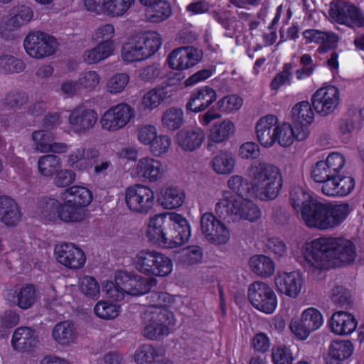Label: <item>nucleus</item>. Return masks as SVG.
<instances>
[{
	"instance_id": "nucleus-1",
	"label": "nucleus",
	"mask_w": 364,
	"mask_h": 364,
	"mask_svg": "<svg viewBox=\"0 0 364 364\" xmlns=\"http://www.w3.org/2000/svg\"><path fill=\"white\" fill-rule=\"evenodd\" d=\"M353 242L343 237H320L306 242L296 255L299 262L311 274L353 264L357 258Z\"/></svg>"
},
{
	"instance_id": "nucleus-2",
	"label": "nucleus",
	"mask_w": 364,
	"mask_h": 364,
	"mask_svg": "<svg viewBox=\"0 0 364 364\" xmlns=\"http://www.w3.org/2000/svg\"><path fill=\"white\" fill-rule=\"evenodd\" d=\"M353 242L343 237H320L306 242L296 255L299 262L311 274L353 264L357 258Z\"/></svg>"
},
{
	"instance_id": "nucleus-3",
	"label": "nucleus",
	"mask_w": 364,
	"mask_h": 364,
	"mask_svg": "<svg viewBox=\"0 0 364 364\" xmlns=\"http://www.w3.org/2000/svg\"><path fill=\"white\" fill-rule=\"evenodd\" d=\"M290 201L307 228H334L346 220L350 213L348 203L321 202L302 188L290 191Z\"/></svg>"
},
{
	"instance_id": "nucleus-4",
	"label": "nucleus",
	"mask_w": 364,
	"mask_h": 364,
	"mask_svg": "<svg viewBox=\"0 0 364 364\" xmlns=\"http://www.w3.org/2000/svg\"><path fill=\"white\" fill-rule=\"evenodd\" d=\"M199 60L198 50L192 46L180 47L171 52L167 63L172 70L161 76V102L177 91L186 76L183 70L196 65Z\"/></svg>"
},
{
	"instance_id": "nucleus-5",
	"label": "nucleus",
	"mask_w": 364,
	"mask_h": 364,
	"mask_svg": "<svg viewBox=\"0 0 364 364\" xmlns=\"http://www.w3.org/2000/svg\"><path fill=\"white\" fill-rule=\"evenodd\" d=\"M215 210L223 223H235L241 219L251 223L256 222L261 216V211L250 200L237 199L236 196L227 191L215 204Z\"/></svg>"
},
{
	"instance_id": "nucleus-6",
	"label": "nucleus",
	"mask_w": 364,
	"mask_h": 364,
	"mask_svg": "<svg viewBox=\"0 0 364 364\" xmlns=\"http://www.w3.org/2000/svg\"><path fill=\"white\" fill-rule=\"evenodd\" d=\"M250 172L257 198L268 200L277 197L283 181L280 170L277 166L259 162L251 166Z\"/></svg>"
},
{
	"instance_id": "nucleus-7",
	"label": "nucleus",
	"mask_w": 364,
	"mask_h": 364,
	"mask_svg": "<svg viewBox=\"0 0 364 364\" xmlns=\"http://www.w3.org/2000/svg\"><path fill=\"white\" fill-rule=\"evenodd\" d=\"M159 49V34L149 31L129 37L121 49V57L127 63L140 62L153 56Z\"/></svg>"
},
{
	"instance_id": "nucleus-8",
	"label": "nucleus",
	"mask_w": 364,
	"mask_h": 364,
	"mask_svg": "<svg viewBox=\"0 0 364 364\" xmlns=\"http://www.w3.org/2000/svg\"><path fill=\"white\" fill-rule=\"evenodd\" d=\"M63 206L60 212V218L65 222L82 220L85 215L82 208L92 200V193L82 186H73L61 193Z\"/></svg>"
},
{
	"instance_id": "nucleus-9",
	"label": "nucleus",
	"mask_w": 364,
	"mask_h": 364,
	"mask_svg": "<svg viewBox=\"0 0 364 364\" xmlns=\"http://www.w3.org/2000/svg\"><path fill=\"white\" fill-rule=\"evenodd\" d=\"M23 45L26 54L37 60L54 55L58 46L55 37L43 31H33L27 34Z\"/></svg>"
},
{
	"instance_id": "nucleus-10",
	"label": "nucleus",
	"mask_w": 364,
	"mask_h": 364,
	"mask_svg": "<svg viewBox=\"0 0 364 364\" xmlns=\"http://www.w3.org/2000/svg\"><path fill=\"white\" fill-rule=\"evenodd\" d=\"M247 297L255 309L266 314L277 309L278 299L272 288L265 282H255L248 287Z\"/></svg>"
},
{
	"instance_id": "nucleus-11",
	"label": "nucleus",
	"mask_w": 364,
	"mask_h": 364,
	"mask_svg": "<svg viewBox=\"0 0 364 364\" xmlns=\"http://www.w3.org/2000/svg\"><path fill=\"white\" fill-rule=\"evenodd\" d=\"M134 117V108L121 102L106 110L100 119V124L102 130L116 132L125 127Z\"/></svg>"
},
{
	"instance_id": "nucleus-12",
	"label": "nucleus",
	"mask_w": 364,
	"mask_h": 364,
	"mask_svg": "<svg viewBox=\"0 0 364 364\" xmlns=\"http://www.w3.org/2000/svg\"><path fill=\"white\" fill-rule=\"evenodd\" d=\"M53 256L57 263L74 271L82 269L87 262L85 251L73 242H63L55 245Z\"/></svg>"
},
{
	"instance_id": "nucleus-13",
	"label": "nucleus",
	"mask_w": 364,
	"mask_h": 364,
	"mask_svg": "<svg viewBox=\"0 0 364 364\" xmlns=\"http://www.w3.org/2000/svg\"><path fill=\"white\" fill-rule=\"evenodd\" d=\"M324 323L322 313L317 309L309 307L301 313L298 318L292 319L289 328L299 340H306L309 335L319 329Z\"/></svg>"
},
{
	"instance_id": "nucleus-14",
	"label": "nucleus",
	"mask_w": 364,
	"mask_h": 364,
	"mask_svg": "<svg viewBox=\"0 0 364 364\" xmlns=\"http://www.w3.org/2000/svg\"><path fill=\"white\" fill-rule=\"evenodd\" d=\"M329 14L338 24L350 28L364 27L363 12L349 1H341L333 4L331 6Z\"/></svg>"
},
{
	"instance_id": "nucleus-15",
	"label": "nucleus",
	"mask_w": 364,
	"mask_h": 364,
	"mask_svg": "<svg viewBox=\"0 0 364 364\" xmlns=\"http://www.w3.org/2000/svg\"><path fill=\"white\" fill-rule=\"evenodd\" d=\"M154 191L144 185L129 187L125 193V201L128 208L134 212L147 213L154 204Z\"/></svg>"
},
{
	"instance_id": "nucleus-16",
	"label": "nucleus",
	"mask_w": 364,
	"mask_h": 364,
	"mask_svg": "<svg viewBox=\"0 0 364 364\" xmlns=\"http://www.w3.org/2000/svg\"><path fill=\"white\" fill-rule=\"evenodd\" d=\"M340 100V92L334 85H328L318 89L311 97V105L321 116L326 117L333 113Z\"/></svg>"
},
{
	"instance_id": "nucleus-17",
	"label": "nucleus",
	"mask_w": 364,
	"mask_h": 364,
	"mask_svg": "<svg viewBox=\"0 0 364 364\" xmlns=\"http://www.w3.org/2000/svg\"><path fill=\"white\" fill-rule=\"evenodd\" d=\"M97 119L98 114L95 110L79 106L70 112L68 119V129L75 134H84L95 127Z\"/></svg>"
},
{
	"instance_id": "nucleus-18",
	"label": "nucleus",
	"mask_w": 364,
	"mask_h": 364,
	"mask_svg": "<svg viewBox=\"0 0 364 364\" xmlns=\"http://www.w3.org/2000/svg\"><path fill=\"white\" fill-rule=\"evenodd\" d=\"M274 285L279 293L296 299L303 291L304 279L298 271H279L274 277Z\"/></svg>"
},
{
	"instance_id": "nucleus-19",
	"label": "nucleus",
	"mask_w": 364,
	"mask_h": 364,
	"mask_svg": "<svg viewBox=\"0 0 364 364\" xmlns=\"http://www.w3.org/2000/svg\"><path fill=\"white\" fill-rule=\"evenodd\" d=\"M356 316L347 311L338 310L333 312L327 321L329 331L336 336H349L358 328Z\"/></svg>"
},
{
	"instance_id": "nucleus-20",
	"label": "nucleus",
	"mask_w": 364,
	"mask_h": 364,
	"mask_svg": "<svg viewBox=\"0 0 364 364\" xmlns=\"http://www.w3.org/2000/svg\"><path fill=\"white\" fill-rule=\"evenodd\" d=\"M255 134L261 146L265 148L272 146L278 140L280 134L278 118L273 114L261 117L255 125Z\"/></svg>"
},
{
	"instance_id": "nucleus-21",
	"label": "nucleus",
	"mask_w": 364,
	"mask_h": 364,
	"mask_svg": "<svg viewBox=\"0 0 364 364\" xmlns=\"http://www.w3.org/2000/svg\"><path fill=\"white\" fill-rule=\"evenodd\" d=\"M33 18V11L26 5H19L14 7L11 16L0 23V35L8 38L10 35L26 26Z\"/></svg>"
},
{
	"instance_id": "nucleus-22",
	"label": "nucleus",
	"mask_w": 364,
	"mask_h": 364,
	"mask_svg": "<svg viewBox=\"0 0 364 364\" xmlns=\"http://www.w3.org/2000/svg\"><path fill=\"white\" fill-rule=\"evenodd\" d=\"M115 282L124 291L125 295H140L148 291L157 283L156 278L150 277L144 281L140 276H130L126 272H119L115 275Z\"/></svg>"
},
{
	"instance_id": "nucleus-23",
	"label": "nucleus",
	"mask_w": 364,
	"mask_h": 364,
	"mask_svg": "<svg viewBox=\"0 0 364 364\" xmlns=\"http://www.w3.org/2000/svg\"><path fill=\"white\" fill-rule=\"evenodd\" d=\"M243 104V100L237 95L223 97L217 102V108L210 107L205 114L199 116V122L203 126L208 125L213 120L221 117V112L230 113L238 110Z\"/></svg>"
},
{
	"instance_id": "nucleus-24",
	"label": "nucleus",
	"mask_w": 364,
	"mask_h": 364,
	"mask_svg": "<svg viewBox=\"0 0 364 364\" xmlns=\"http://www.w3.org/2000/svg\"><path fill=\"white\" fill-rule=\"evenodd\" d=\"M217 100V92L211 87L202 86L195 89L190 95L186 107L187 111L199 113L205 111Z\"/></svg>"
},
{
	"instance_id": "nucleus-25",
	"label": "nucleus",
	"mask_w": 364,
	"mask_h": 364,
	"mask_svg": "<svg viewBox=\"0 0 364 364\" xmlns=\"http://www.w3.org/2000/svg\"><path fill=\"white\" fill-rule=\"evenodd\" d=\"M154 157L146 156L140 159L132 170L134 178L149 182H156L159 178V159L156 153Z\"/></svg>"
},
{
	"instance_id": "nucleus-26",
	"label": "nucleus",
	"mask_w": 364,
	"mask_h": 364,
	"mask_svg": "<svg viewBox=\"0 0 364 364\" xmlns=\"http://www.w3.org/2000/svg\"><path fill=\"white\" fill-rule=\"evenodd\" d=\"M59 124L58 116H50L43 122V129L36 130L32 133L31 139L34 143L36 151L41 153H47L51 141H54V134L50 129Z\"/></svg>"
},
{
	"instance_id": "nucleus-27",
	"label": "nucleus",
	"mask_w": 364,
	"mask_h": 364,
	"mask_svg": "<svg viewBox=\"0 0 364 364\" xmlns=\"http://www.w3.org/2000/svg\"><path fill=\"white\" fill-rule=\"evenodd\" d=\"M98 156L99 151L94 147H79L68 155L67 163L74 169L84 171L91 167L92 160Z\"/></svg>"
},
{
	"instance_id": "nucleus-28",
	"label": "nucleus",
	"mask_w": 364,
	"mask_h": 364,
	"mask_svg": "<svg viewBox=\"0 0 364 364\" xmlns=\"http://www.w3.org/2000/svg\"><path fill=\"white\" fill-rule=\"evenodd\" d=\"M355 184L352 176L338 174L321 186V191L328 196H346L354 189Z\"/></svg>"
},
{
	"instance_id": "nucleus-29",
	"label": "nucleus",
	"mask_w": 364,
	"mask_h": 364,
	"mask_svg": "<svg viewBox=\"0 0 364 364\" xmlns=\"http://www.w3.org/2000/svg\"><path fill=\"white\" fill-rule=\"evenodd\" d=\"M205 139V132L198 127L181 129L176 135L178 145L188 151H193L200 147Z\"/></svg>"
},
{
	"instance_id": "nucleus-30",
	"label": "nucleus",
	"mask_w": 364,
	"mask_h": 364,
	"mask_svg": "<svg viewBox=\"0 0 364 364\" xmlns=\"http://www.w3.org/2000/svg\"><path fill=\"white\" fill-rule=\"evenodd\" d=\"M291 114L292 123L300 130H304L309 134V125L314 119V113L311 104L308 101H301L296 103L292 107Z\"/></svg>"
},
{
	"instance_id": "nucleus-31",
	"label": "nucleus",
	"mask_w": 364,
	"mask_h": 364,
	"mask_svg": "<svg viewBox=\"0 0 364 364\" xmlns=\"http://www.w3.org/2000/svg\"><path fill=\"white\" fill-rule=\"evenodd\" d=\"M17 203L8 196H0V220L8 226H14L21 220Z\"/></svg>"
},
{
	"instance_id": "nucleus-32",
	"label": "nucleus",
	"mask_w": 364,
	"mask_h": 364,
	"mask_svg": "<svg viewBox=\"0 0 364 364\" xmlns=\"http://www.w3.org/2000/svg\"><path fill=\"white\" fill-rule=\"evenodd\" d=\"M135 264L139 271L152 278L159 275V255L156 252H139L135 257Z\"/></svg>"
},
{
	"instance_id": "nucleus-33",
	"label": "nucleus",
	"mask_w": 364,
	"mask_h": 364,
	"mask_svg": "<svg viewBox=\"0 0 364 364\" xmlns=\"http://www.w3.org/2000/svg\"><path fill=\"white\" fill-rule=\"evenodd\" d=\"M6 299L20 309H28L35 304L37 294L33 286L25 285L14 291H11L7 294Z\"/></svg>"
},
{
	"instance_id": "nucleus-34",
	"label": "nucleus",
	"mask_w": 364,
	"mask_h": 364,
	"mask_svg": "<svg viewBox=\"0 0 364 364\" xmlns=\"http://www.w3.org/2000/svg\"><path fill=\"white\" fill-rule=\"evenodd\" d=\"M354 351V346L348 340L333 341L329 346V360L327 364H339L348 359Z\"/></svg>"
},
{
	"instance_id": "nucleus-35",
	"label": "nucleus",
	"mask_w": 364,
	"mask_h": 364,
	"mask_svg": "<svg viewBox=\"0 0 364 364\" xmlns=\"http://www.w3.org/2000/svg\"><path fill=\"white\" fill-rule=\"evenodd\" d=\"M249 267L255 274L262 278L272 277L276 269L274 260L264 255H255L251 257L249 260Z\"/></svg>"
},
{
	"instance_id": "nucleus-36",
	"label": "nucleus",
	"mask_w": 364,
	"mask_h": 364,
	"mask_svg": "<svg viewBox=\"0 0 364 364\" xmlns=\"http://www.w3.org/2000/svg\"><path fill=\"white\" fill-rule=\"evenodd\" d=\"M228 186L236 193L237 199L249 200L248 198L256 197L253 182L242 176H231L228 181Z\"/></svg>"
},
{
	"instance_id": "nucleus-37",
	"label": "nucleus",
	"mask_w": 364,
	"mask_h": 364,
	"mask_svg": "<svg viewBox=\"0 0 364 364\" xmlns=\"http://www.w3.org/2000/svg\"><path fill=\"white\" fill-rule=\"evenodd\" d=\"M143 335L150 340L156 339L159 326V309L157 306H151L146 309L143 315Z\"/></svg>"
},
{
	"instance_id": "nucleus-38",
	"label": "nucleus",
	"mask_w": 364,
	"mask_h": 364,
	"mask_svg": "<svg viewBox=\"0 0 364 364\" xmlns=\"http://www.w3.org/2000/svg\"><path fill=\"white\" fill-rule=\"evenodd\" d=\"M115 48L114 41L99 42L94 48L85 51L84 60L88 64L97 63L111 56Z\"/></svg>"
},
{
	"instance_id": "nucleus-39",
	"label": "nucleus",
	"mask_w": 364,
	"mask_h": 364,
	"mask_svg": "<svg viewBox=\"0 0 364 364\" xmlns=\"http://www.w3.org/2000/svg\"><path fill=\"white\" fill-rule=\"evenodd\" d=\"M309 136V133L304 130H300L293 123L291 124H284L280 126V134L277 142L282 146L287 147L291 146L294 139L301 141Z\"/></svg>"
},
{
	"instance_id": "nucleus-40",
	"label": "nucleus",
	"mask_w": 364,
	"mask_h": 364,
	"mask_svg": "<svg viewBox=\"0 0 364 364\" xmlns=\"http://www.w3.org/2000/svg\"><path fill=\"white\" fill-rule=\"evenodd\" d=\"M52 338L54 341L63 346L73 343L76 338L74 324L68 321L57 323L52 330Z\"/></svg>"
},
{
	"instance_id": "nucleus-41",
	"label": "nucleus",
	"mask_w": 364,
	"mask_h": 364,
	"mask_svg": "<svg viewBox=\"0 0 364 364\" xmlns=\"http://www.w3.org/2000/svg\"><path fill=\"white\" fill-rule=\"evenodd\" d=\"M11 342L14 348L23 350L34 346L37 341L30 328L20 327L14 331Z\"/></svg>"
},
{
	"instance_id": "nucleus-42",
	"label": "nucleus",
	"mask_w": 364,
	"mask_h": 364,
	"mask_svg": "<svg viewBox=\"0 0 364 364\" xmlns=\"http://www.w3.org/2000/svg\"><path fill=\"white\" fill-rule=\"evenodd\" d=\"M234 124L230 121L215 123L210 129L208 144H219L226 141L233 132Z\"/></svg>"
},
{
	"instance_id": "nucleus-43",
	"label": "nucleus",
	"mask_w": 364,
	"mask_h": 364,
	"mask_svg": "<svg viewBox=\"0 0 364 364\" xmlns=\"http://www.w3.org/2000/svg\"><path fill=\"white\" fill-rule=\"evenodd\" d=\"M235 166V156L229 151H220L212 159V167L219 174L230 173Z\"/></svg>"
},
{
	"instance_id": "nucleus-44",
	"label": "nucleus",
	"mask_w": 364,
	"mask_h": 364,
	"mask_svg": "<svg viewBox=\"0 0 364 364\" xmlns=\"http://www.w3.org/2000/svg\"><path fill=\"white\" fill-rule=\"evenodd\" d=\"M93 311L95 316L99 318L112 320L119 315L121 306L115 302L102 299L95 304Z\"/></svg>"
},
{
	"instance_id": "nucleus-45",
	"label": "nucleus",
	"mask_w": 364,
	"mask_h": 364,
	"mask_svg": "<svg viewBox=\"0 0 364 364\" xmlns=\"http://www.w3.org/2000/svg\"><path fill=\"white\" fill-rule=\"evenodd\" d=\"M138 140L144 145L150 146L151 153L155 154L158 151V132L155 126L146 124L140 127L138 130Z\"/></svg>"
},
{
	"instance_id": "nucleus-46",
	"label": "nucleus",
	"mask_w": 364,
	"mask_h": 364,
	"mask_svg": "<svg viewBox=\"0 0 364 364\" xmlns=\"http://www.w3.org/2000/svg\"><path fill=\"white\" fill-rule=\"evenodd\" d=\"M60 166V159L53 154L41 156L38 160V171L39 174L43 176H52Z\"/></svg>"
},
{
	"instance_id": "nucleus-47",
	"label": "nucleus",
	"mask_w": 364,
	"mask_h": 364,
	"mask_svg": "<svg viewBox=\"0 0 364 364\" xmlns=\"http://www.w3.org/2000/svg\"><path fill=\"white\" fill-rule=\"evenodd\" d=\"M185 193L175 187H168L162 195L161 206L165 209H175L181 207L185 200Z\"/></svg>"
},
{
	"instance_id": "nucleus-48",
	"label": "nucleus",
	"mask_w": 364,
	"mask_h": 364,
	"mask_svg": "<svg viewBox=\"0 0 364 364\" xmlns=\"http://www.w3.org/2000/svg\"><path fill=\"white\" fill-rule=\"evenodd\" d=\"M63 206V203H61L55 198H43L39 200L38 209L42 218L51 220L54 219L56 213L58 214L60 218V212Z\"/></svg>"
},
{
	"instance_id": "nucleus-49",
	"label": "nucleus",
	"mask_w": 364,
	"mask_h": 364,
	"mask_svg": "<svg viewBox=\"0 0 364 364\" xmlns=\"http://www.w3.org/2000/svg\"><path fill=\"white\" fill-rule=\"evenodd\" d=\"M161 121L169 130H177L184 124L183 111L181 108L171 107L164 113Z\"/></svg>"
},
{
	"instance_id": "nucleus-50",
	"label": "nucleus",
	"mask_w": 364,
	"mask_h": 364,
	"mask_svg": "<svg viewBox=\"0 0 364 364\" xmlns=\"http://www.w3.org/2000/svg\"><path fill=\"white\" fill-rule=\"evenodd\" d=\"M134 1L135 0H103V14L112 17L122 16Z\"/></svg>"
},
{
	"instance_id": "nucleus-51",
	"label": "nucleus",
	"mask_w": 364,
	"mask_h": 364,
	"mask_svg": "<svg viewBox=\"0 0 364 364\" xmlns=\"http://www.w3.org/2000/svg\"><path fill=\"white\" fill-rule=\"evenodd\" d=\"M80 291L87 298L96 301L100 296V285L92 276H84L79 282Z\"/></svg>"
},
{
	"instance_id": "nucleus-52",
	"label": "nucleus",
	"mask_w": 364,
	"mask_h": 364,
	"mask_svg": "<svg viewBox=\"0 0 364 364\" xmlns=\"http://www.w3.org/2000/svg\"><path fill=\"white\" fill-rule=\"evenodd\" d=\"M129 80L130 77L127 73H116L108 79L105 89L110 94H119L125 90Z\"/></svg>"
},
{
	"instance_id": "nucleus-53",
	"label": "nucleus",
	"mask_w": 364,
	"mask_h": 364,
	"mask_svg": "<svg viewBox=\"0 0 364 364\" xmlns=\"http://www.w3.org/2000/svg\"><path fill=\"white\" fill-rule=\"evenodd\" d=\"M25 69V63L21 59L11 55H0V73L10 74L22 72Z\"/></svg>"
},
{
	"instance_id": "nucleus-54",
	"label": "nucleus",
	"mask_w": 364,
	"mask_h": 364,
	"mask_svg": "<svg viewBox=\"0 0 364 364\" xmlns=\"http://www.w3.org/2000/svg\"><path fill=\"white\" fill-rule=\"evenodd\" d=\"M204 254L199 246H191L184 249L180 256V261L187 266H193L203 262Z\"/></svg>"
},
{
	"instance_id": "nucleus-55",
	"label": "nucleus",
	"mask_w": 364,
	"mask_h": 364,
	"mask_svg": "<svg viewBox=\"0 0 364 364\" xmlns=\"http://www.w3.org/2000/svg\"><path fill=\"white\" fill-rule=\"evenodd\" d=\"M326 163L324 160L317 161L313 166L311 177L316 182L322 183L324 186L327 182H331V178L333 177L329 168L326 167Z\"/></svg>"
},
{
	"instance_id": "nucleus-56",
	"label": "nucleus",
	"mask_w": 364,
	"mask_h": 364,
	"mask_svg": "<svg viewBox=\"0 0 364 364\" xmlns=\"http://www.w3.org/2000/svg\"><path fill=\"white\" fill-rule=\"evenodd\" d=\"M301 68L295 71V76L298 80H306L314 73L316 64L314 63L311 55L309 53L303 54L300 57Z\"/></svg>"
},
{
	"instance_id": "nucleus-57",
	"label": "nucleus",
	"mask_w": 364,
	"mask_h": 364,
	"mask_svg": "<svg viewBox=\"0 0 364 364\" xmlns=\"http://www.w3.org/2000/svg\"><path fill=\"white\" fill-rule=\"evenodd\" d=\"M100 80V75L93 70L82 73L77 79L80 90L86 91L94 90L99 85Z\"/></svg>"
},
{
	"instance_id": "nucleus-58",
	"label": "nucleus",
	"mask_w": 364,
	"mask_h": 364,
	"mask_svg": "<svg viewBox=\"0 0 364 364\" xmlns=\"http://www.w3.org/2000/svg\"><path fill=\"white\" fill-rule=\"evenodd\" d=\"M271 357L273 364H292L295 360L291 349L287 346L273 348Z\"/></svg>"
},
{
	"instance_id": "nucleus-59",
	"label": "nucleus",
	"mask_w": 364,
	"mask_h": 364,
	"mask_svg": "<svg viewBox=\"0 0 364 364\" xmlns=\"http://www.w3.org/2000/svg\"><path fill=\"white\" fill-rule=\"evenodd\" d=\"M292 65L290 63H284L282 70L277 73L270 83V88L272 90H279L285 84L291 85L292 77Z\"/></svg>"
},
{
	"instance_id": "nucleus-60",
	"label": "nucleus",
	"mask_w": 364,
	"mask_h": 364,
	"mask_svg": "<svg viewBox=\"0 0 364 364\" xmlns=\"http://www.w3.org/2000/svg\"><path fill=\"white\" fill-rule=\"evenodd\" d=\"M102 291L107 296L113 300L114 301H119L124 299L125 294L122 288V286L117 285L114 281L113 282L110 280H105L102 283Z\"/></svg>"
},
{
	"instance_id": "nucleus-61",
	"label": "nucleus",
	"mask_w": 364,
	"mask_h": 364,
	"mask_svg": "<svg viewBox=\"0 0 364 364\" xmlns=\"http://www.w3.org/2000/svg\"><path fill=\"white\" fill-rule=\"evenodd\" d=\"M324 161L327 164L326 167L330 168L333 176L341 174L346 164L344 156L338 152L329 154Z\"/></svg>"
},
{
	"instance_id": "nucleus-62",
	"label": "nucleus",
	"mask_w": 364,
	"mask_h": 364,
	"mask_svg": "<svg viewBox=\"0 0 364 364\" xmlns=\"http://www.w3.org/2000/svg\"><path fill=\"white\" fill-rule=\"evenodd\" d=\"M156 355V350L150 345L140 346L135 352L134 360L139 364L151 363Z\"/></svg>"
},
{
	"instance_id": "nucleus-63",
	"label": "nucleus",
	"mask_w": 364,
	"mask_h": 364,
	"mask_svg": "<svg viewBox=\"0 0 364 364\" xmlns=\"http://www.w3.org/2000/svg\"><path fill=\"white\" fill-rule=\"evenodd\" d=\"M176 325V319L173 312L166 308H161V335H168Z\"/></svg>"
},
{
	"instance_id": "nucleus-64",
	"label": "nucleus",
	"mask_w": 364,
	"mask_h": 364,
	"mask_svg": "<svg viewBox=\"0 0 364 364\" xmlns=\"http://www.w3.org/2000/svg\"><path fill=\"white\" fill-rule=\"evenodd\" d=\"M318 44L317 51L319 53H326L331 50L336 48L338 42V36L334 32L323 31V35Z\"/></svg>"
}]
</instances>
